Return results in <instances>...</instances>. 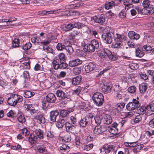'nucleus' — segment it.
Masks as SVG:
<instances>
[{
	"label": "nucleus",
	"instance_id": "f257e3e1",
	"mask_svg": "<svg viewBox=\"0 0 154 154\" xmlns=\"http://www.w3.org/2000/svg\"><path fill=\"white\" fill-rule=\"evenodd\" d=\"M92 99L94 103L98 106H102L104 101L103 94L99 92H97L93 94Z\"/></svg>",
	"mask_w": 154,
	"mask_h": 154
},
{
	"label": "nucleus",
	"instance_id": "f03ea898",
	"mask_svg": "<svg viewBox=\"0 0 154 154\" xmlns=\"http://www.w3.org/2000/svg\"><path fill=\"white\" fill-rule=\"evenodd\" d=\"M56 100V98L55 95L53 93H49L46 96V101H45L43 103V105L46 108L48 105V103H54Z\"/></svg>",
	"mask_w": 154,
	"mask_h": 154
},
{
	"label": "nucleus",
	"instance_id": "7ed1b4c3",
	"mask_svg": "<svg viewBox=\"0 0 154 154\" xmlns=\"http://www.w3.org/2000/svg\"><path fill=\"white\" fill-rule=\"evenodd\" d=\"M114 33L113 32L104 33L102 35V38L106 43L110 44L112 42V37H114Z\"/></svg>",
	"mask_w": 154,
	"mask_h": 154
},
{
	"label": "nucleus",
	"instance_id": "20e7f679",
	"mask_svg": "<svg viewBox=\"0 0 154 154\" xmlns=\"http://www.w3.org/2000/svg\"><path fill=\"white\" fill-rule=\"evenodd\" d=\"M113 151V146L112 145L105 144L100 149V152L102 154L109 153Z\"/></svg>",
	"mask_w": 154,
	"mask_h": 154
},
{
	"label": "nucleus",
	"instance_id": "39448f33",
	"mask_svg": "<svg viewBox=\"0 0 154 154\" xmlns=\"http://www.w3.org/2000/svg\"><path fill=\"white\" fill-rule=\"evenodd\" d=\"M91 20H94V22L96 23L102 25L105 22V18L103 15H101L100 16L98 17L96 16L91 17Z\"/></svg>",
	"mask_w": 154,
	"mask_h": 154
},
{
	"label": "nucleus",
	"instance_id": "423d86ee",
	"mask_svg": "<svg viewBox=\"0 0 154 154\" xmlns=\"http://www.w3.org/2000/svg\"><path fill=\"white\" fill-rule=\"evenodd\" d=\"M56 94L58 97L63 100L69 99L70 97V96L67 93H66L62 90H57Z\"/></svg>",
	"mask_w": 154,
	"mask_h": 154
},
{
	"label": "nucleus",
	"instance_id": "0eeeda50",
	"mask_svg": "<svg viewBox=\"0 0 154 154\" xmlns=\"http://www.w3.org/2000/svg\"><path fill=\"white\" fill-rule=\"evenodd\" d=\"M112 85L110 83L103 84L101 87L102 91L104 94L110 93L111 91Z\"/></svg>",
	"mask_w": 154,
	"mask_h": 154
},
{
	"label": "nucleus",
	"instance_id": "6e6552de",
	"mask_svg": "<svg viewBox=\"0 0 154 154\" xmlns=\"http://www.w3.org/2000/svg\"><path fill=\"white\" fill-rule=\"evenodd\" d=\"M125 106L124 103H117L115 106L116 114L117 115H120L123 111V109Z\"/></svg>",
	"mask_w": 154,
	"mask_h": 154
},
{
	"label": "nucleus",
	"instance_id": "1a4fd4ad",
	"mask_svg": "<svg viewBox=\"0 0 154 154\" xmlns=\"http://www.w3.org/2000/svg\"><path fill=\"white\" fill-rule=\"evenodd\" d=\"M32 104H25L24 105L26 112L27 113L30 112L31 115L33 114L36 112L34 108L32 107Z\"/></svg>",
	"mask_w": 154,
	"mask_h": 154
},
{
	"label": "nucleus",
	"instance_id": "9d476101",
	"mask_svg": "<svg viewBox=\"0 0 154 154\" xmlns=\"http://www.w3.org/2000/svg\"><path fill=\"white\" fill-rule=\"evenodd\" d=\"M146 115H150L154 111V104L152 103L145 107Z\"/></svg>",
	"mask_w": 154,
	"mask_h": 154
},
{
	"label": "nucleus",
	"instance_id": "9b49d317",
	"mask_svg": "<svg viewBox=\"0 0 154 154\" xmlns=\"http://www.w3.org/2000/svg\"><path fill=\"white\" fill-rule=\"evenodd\" d=\"M83 138L82 135H77L75 137V144L77 148L79 149V147L83 144L82 143V140Z\"/></svg>",
	"mask_w": 154,
	"mask_h": 154
},
{
	"label": "nucleus",
	"instance_id": "f8f14e48",
	"mask_svg": "<svg viewBox=\"0 0 154 154\" xmlns=\"http://www.w3.org/2000/svg\"><path fill=\"white\" fill-rule=\"evenodd\" d=\"M114 37L115 41L121 42L126 40V37L124 35L120 34L118 33H114Z\"/></svg>",
	"mask_w": 154,
	"mask_h": 154
},
{
	"label": "nucleus",
	"instance_id": "ddd939ff",
	"mask_svg": "<svg viewBox=\"0 0 154 154\" xmlns=\"http://www.w3.org/2000/svg\"><path fill=\"white\" fill-rule=\"evenodd\" d=\"M95 66L96 65L94 63H90L85 66V71L86 72L89 73L93 71Z\"/></svg>",
	"mask_w": 154,
	"mask_h": 154
},
{
	"label": "nucleus",
	"instance_id": "4468645a",
	"mask_svg": "<svg viewBox=\"0 0 154 154\" xmlns=\"http://www.w3.org/2000/svg\"><path fill=\"white\" fill-rule=\"evenodd\" d=\"M82 60L79 59H77L75 60L69 61V65L71 67H73L78 65L81 64L82 63Z\"/></svg>",
	"mask_w": 154,
	"mask_h": 154
},
{
	"label": "nucleus",
	"instance_id": "2eb2a0df",
	"mask_svg": "<svg viewBox=\"0 0 154 154\" xmlns=\"http://www.w3.org/2000/svg\"><path fill=\"white\" fill-rule=\"evenodd\" d=\"M74 28V25L73 24L69 23L65 25H63L61 27V29L65 31H68L72 30Z\"/></svg>",
	"mask_w": 154,
	"mask_h": 154
},
{
	"label": "nucleus",
	"instance_id": "dca6fc26",
	"mask_svg": "<svg viewBox=\"0 0 154 154\" xmlns=\"http://www.w3.org/2000/svg\"><path fill=\"white\" fill-rule=\"evenodd\" d=\"M59 112L57 110L51 111L50 112V120L52 122H55L56 118L59 115Z\"/></svg>",
	"mask_w": 154,
	"mask_h": 154
},
{
	"label": "nucleus",
	"instance_id": "f3484780",
	"mask_svg": "<svg viewBox=\"0 0 154 154\" xmlns=\"http://www.w3.org/2000/svg\"><path fill=\"white\" fill-rule=\"evenodd\" d=\"M128 36L131 39L137 40L140 37V35L133 31H130L128 33Z\"/></svg>",
	"mask_w": 154,
	"mask_h": 154
},
{
	"label": "nucleus",
	"instance_id": "a211bd4d",
	"mask_svg": "<svg viewBox=\"0 0 154 154\" xmlns=\"http://www.w3.org/2000/svg\"><path fill=\"white\" fill-rule=\"evenodd\" d=\"M82 79V77L80 75L73 78L72 80V84L75 85H79L81 82Z\"/></svg>",
	"mask_w": 154,
	"mask_h": 154
},
{
	"label": "nucleus",
	"instance_id": "6ab92c4d",
	"mask_svg": "<svg viewBox=\"0 0 154 154\" xmlns=\"http://www.w3.org/2000/svg\"><path fill=\"white\" fill-rule=\"evenodd\" d=\"M112 122V118L111 116L109 115H106L103 118V122L106 125L110 124Z\"/></svg>",
	"mask_w": 154,
	"mask_h": 154
},
{
	"label": "nucleus",
	"instance_id": "aec40b11",
	"mask_svg": "<svg viewBox=\"0 0 154 154\" xmlns=\"http://www.w3.org/2000/svg\"><path fill=\"white\" fill-rule=\"evenodd\" d=\"M104 128L102 127L96 126L93 130V132L94 134L99 135L104 132Z\"/></svg>",
	"mask_w": 154,
	"mask_h": 154
},
{
	"label": "nucleus",
	"instance_id": "412c9836",
	"mask_svg": "<svg viewBox=\"0 0 154 154\" xmlns=\"http://www.w3.org/2000/svg\"><path fill=\"white\" fill-rule=\"evenodd\" d=\"M22 41L21 39L18 38H14L12 41V47L13 48H17L19 46Z\"/></svg>",
	"mask_w": 154,
	"mask_h": 154
},
{
	"label": "nucleus",
	"instance_id": "4be33fe9",
	"mask_svg": "<svg viewBox=\"0 0 154 154\" xmlns=\"http://www.w3.org/2000/svg\"><path fill=\"white\" fill-rule=\"evenodd\" d=\"M93 147V145L91 144H88L86 145L84 143L79 147V149L81 150H86L87 151L89 150L92 149Z\"/></svg>",
	"mask_w": 154,
	"mask_h": 154
},
{
	"label": "nucleus",
	"instance_id": "5701e85b",
	"mask_svg": "<svg viewBox=\"0 0 154 154\" xmlns=\"http://www.w3.org/2000/svg\"><path fill=\"white\" fill-rule=\"evenodd\" d=\"M89 118L88 116H86L83 118L79 122L80 125L83 127H85L88 122Z\"/></svg>",
	"mask_w": 154,
	"mask_h": 154
},
{
	"label": "nucleus",
	"instance_id": "b1692460",
	"mask_svg": "<svg viewBox=\"0 0 154 154\" xmlns=\"http://www.w3.org/2000/svg\"><path fill=\"white\" fill-rule=\"evenodd\" d=\"M14 97V94L12 95L8 100V103L11 106H15L16 105V102H15Z\"/></svg>",
	"mask_w": 154,
	"mask_h": 154
},
{
	"label": "nucleus",
	"instance_id": "393cba45",
	"mask_svg": "<svg viewBox=\"0 0 154 154\" xmlns=\"http://www.w3.org/2000/svg\"><path fill=\"white\" fill-rule=\"evenodd\" d=\"M59 149L61 152H66L69 151V147L67 145L63 144L60 146Z\"/></svg>",
	"mask_w": 154,
	"mask_h": 154
},
{
	"label": "nucleus",
	"instance_id": "a878e982",
	"mask_svg": "<svg viewBox=\"0 0 154 154\" xmlns=\"http://www.w3.org/2000/svg\"><path fill=\"white\" fill-rule=\"evenodd\" d=\"M37 137L36 135H29V141L31 144H35L37 141Z\"/></svg>",
	"mask_w": 154,
	"mask_h": 154
},
{
	"label": "nucleus",
	"instance_id": "bb28decb",
	"mask_svg": "<svg viewBox=\"0 0 154 154\" xmlns=\"http://www.w3.org/2000/svg\"><path fill=\"white\" fill-rule=\"evenodd\" d=\"M114 90L115 92V94L116 98L119 100L122 99L123 96L124 95L123 92L120 91H116L115 89H114Z\"/></svg>",
	"mask_w": 154,
	"mask_h": 154
},
{
	"label": "nucleus",
	"instance_id": "cd10ccee",
	"mask_svg": "<svg viewBox=\"0 0 154 154\" xmlns=\"http://www.w3.org/2000/svg\"><path fill=\"white\" fill-rule=\"evenodd\" d=\"M85 47V49H87V51L91 53L94 52L96 49L90 43V44H87Z\"/></svg>",
	"mask_w": 154,
	"mask_h": 154
},
{
	"label": "nucleus",
	"instance_id": "c85d7f7f",
	"mask_svg": "<svg viewBox=\"0 0 154 154\" xmlns=\"http://www.w3.org/2000/svg\"><path fill=\"white\" fill-rule=\"evenodd\" d=\"M52 65L54 69L57 70L59 69V60L58 59L54 60L52 62Z\"/></svg>",
	"mask_w": 154,
	"mask_h": 154
},
{
	"label": "nucleus",
	"instance_id": "c756f323",
	"mask_svg": "<svg viewBox=\"0 0 154 154\" xmlns=\"http://www.w3.org/2000/svg\"><path fill=\"white\" fill-rule=\"evenodd\" d=\"M147 89L146 85L144 83H142L139 86V89L140 92L142 94H144Z\"/></svg>",
	"mask_w": 154,
	"mask_h": 154
},
{
	"label": "nucleus",
	"instance_id": "7c9ffc66",
	"mask_svg": "<svg viewBox=\"0 0 154 154\" xmlns=\"http://www.w3.org/2000/svg\"><path fill=\"white\" fill-rule=\"evenodd\" d=\"M95 122L97 125H100L103 122V118L102 116H97L94 117Z\"/></svg>",
	"mask_w": 154,
	"mask_h": 154
},
{
	"label": "nucleus",
	"instance_id": "2f4dec72",
	"mask_svg": "<svg viewBox=\"0 0 154 154\" xmlns=\"http://www.w3.org/2000/svg\"><path fill=\"white\" fill-rule=\"evenodd\" d=\"M134 146L135 147L133 149V151L134 153H137L143 148V145L142 144L138 145H137Z\"/></svg>",
	"mask_w": 154,
	"mask_h": 154
},
{
	"label": "nucleus",
	"instance_id": "473e14b6",
	"mask_svg": "<svg viewBox=\"0 0 154 154\" xmlns=\"http://www.w3.org/2000/svg\"><path fill=\"white\" fill-rule=\"evenodd\" d=\"M37 122L38 123L44 124L45 123V121L44 117L42 115H39L37 116Z\"/></svg>",
	"mask_w": 154,
	"mask_h": 154
},
{
	"label": "nucleus",
	"instance_id": "72a5a7b5",
	"mask_svg": "<svg viewBox=\"0 0 154 154\" xmlns=\"http://www.w3.org/2000/svg\"><path fill=\"white\" fill-rule=\"evenodd\" d=\"M131 103H132L135 109L138 108L140 106V104L139 103V101L135 99H133Z\"/></svg>",
	"mask_w": 154,
	"mask_h": 154
},
{
	"label": "nucleus",
	"instance_id": "f704fd0d",
	"mask_svg": "<svg viewBox=\"0 0 154 154\" xmlns=\"http://www.w3.org/2000/svg\"><path fill=\"white\" fill-rule=\"evenodd\" d=\"M122 43L121 42L115 41L112 45V47L114 48H119L122 46Z\"/></svg>",
	"mask_w": 154,
	"mask_h": 154
},
{
	"label": "nucleus",
	"instance_id": "c9c22d12",
	"mask_svg": "<svg viewBox=\"0 0 154 154\" xmlns=\"http://www.w3.org/2000/svg\"><path fill=\"white\" fill-rule=\"evenodd\" d=\"M35 93L33 92H31L29 91H26L24 93L23 95L26 98H29L33 96Z\"/></svg>",
	"mask_w": 154,
	"mask_h": 154
},
{
	"label": "nucleus",
	"instance_id": "e433bc0d",
	"mask_svg": "<svg viewBox=\"0 0 154 154\" xmlns=\"http://www.w3.org/2000/svg\"><path fill=\"white\" fill-rule=\"evenodd\" d=\"M79 33V32L77 31L76 29H74V31L71 32L69 35V38L71 39L75 38L76 35H77Z\"/></svg>",
	"mask_w": 154,
	"mask_h": 154
},
{
	"label": "nucleus",
	"instance_id": "4c0bfd02",
	"mask_svg": "<svg viewBox=\"0 0 154 154\" xmlns=\"http://www.w3.org/2000/svg\"><path fill=\"white\" fill-rule=\"evenodd\" d=\"M66 123L64 119L59 120L56 124V126L58 128H61L63 127Z\"/></svg>",
	"mask_w": 154,
	"mask_h": 154
},
{
	"label": "nucleus",
	"instance_id": "58836bf2",
	"mask_svg": "<svg viewBox=\"0 0 154 154\" xmlns=\"http://www.w3.org/2000/svg\"><path fill=\"white\" fill-rule=\"evenodd\" d=\"M137 141H134L130 142H125L124 143V144L126 146L128 147H134L136 145H137Z\"/></svg>",
	"mask_w": 154,
	"mask_h": 154
},
{
	"label": "nucleus",
	"instance_id": "ea45409f",
	"mask_svg": "<svg viewBox=\"0 0 154 154\" xmlns=\"http://www.w3.org/2000/svg\"><path fill=\"white\" fill-rule=\"evenodd\" d=\"M125 122V120H122L121 121L119 122L118 124L115 122L112 124V126L115 129L117 128V127L118 126H119L121 127H122L123 125Z\"/></svg>",
	"mask_w": 154,
	"mask_h": 154
},
{
	"label": "nucleus",
	"instance_id": "a19ab883",
	"mask_svg": "<svg viewBox=\"0 0 154 154\" xmlns=\"http://www.w3.org/2000/svg\"><path fill=\"white\" fill-rule=\"evenodd\" d=\"M114 2L113 1L106 2L105 5V8L106 9H111L114 6Z\"/></svg>",
	"mask_w": 154,
	"mask_h": 154
},
{
	"label": "nucleus",
	"instance_id": "79ce46f5",
	"mask_svg": "<svg viewBox=\"0 0 154 154\" xmlns=\"http://www.w3.org/2000/svg\"><path fill=\"white\" fill-rule=\"evenodd\" d=\"M150 2H152L154 4V0H151L150 1L149 0H144L143 2V5L144 8H148L150 4Z\"/></svg>",
	"mask_w": 154,
	"mask_h": 154
},
{
	"label": "nucleus",
	"instance_id": "37998d69",
	"mask_svg": "<svg viewBox=\"0 0 154 154\" xmlns=\"http://www.w3.org/2000/svg\"><path fill=\"white\" fill-rule=\"evenodd\" d=\"M72 110H62L60 112L61 116L63 117H66L68 115Z\"/></svg>",
	"mask_w": 154,
	"mask_h": 154
},
{
	"label": "nucleus",
	"instance_id": "c03bdc74",
	"mask_svg": "<svg viewBox=\"0 0 154 154\" xmlns=\"http://www.w3.org/2000/svg\"><path fill=\"white\" fill-rule=\"evenodd\" d=\"M14 99L15 102H16V104H17V103L21 102L23 100V97L20 95L14 94Z\"/></svg>",
	"mask_w": 154,
	"mask_h": 154
},
{
	"label": "nucleus",
	"instance_id": "a18cd8bd",
	"mask_svg": "<svg viewBox=\"0 0 154 154\" xmlns=\"http://www.w3.org/2000/svg\"><path fill=\"white\" fill-rule=\"evenodd\" d=\"M90 43L96 49H97L99 47V45L98 41L95 39L92 40Z\"/></svg>",
	"mask_w": 154,
	"mask_h": 154
},
{
	"label": "nucleus",
	"instance_id": "49530a36",
	"mask_svg": "<svg viewBox=\"0 0 154 154\" xmlns=\"http://www.w3.org/2000/svg\"><path fill=\"white\" fill-rule=\"evenodd\" d=\"M135 53L136 56L140 57H142L144 54V53L139 48L136 50Z\"/></svg>",
	"mask_w": 154,
	"mask_h": 154
},
{
	"label": "nucleus",
	"instance_id": "de8ad7c7",
	"mask_svg": "<svg viewBox=\"0 0 154 154\" xmlns=\"http://www.w3.org/2000/svg\"><path fill=\"white\" fill-rule=\"evenodd\" d=\"M58 59L60 62H65L66 60V56L65 54L63 53H60L59 54Z\"/></svg>",
	"mask_w": 154,
	"mask_h": 154
},
{
	"label": "nucleus",
	"instance_id": "09e8293b",
	"mask_svg": "<svg viewBox=\"0 0 154 154\" xmlns=\"http://www.w3.org/2000/svg\"><path fill=\"white\" fill-rule=\"evenodd\" d=\"M146 11H147L145 13V15H151L154 13V8L153 7H148L147 9L146 10Z\"/></svg>",
	"mask_w": 154,
	"mask_h": 154
},
{
	"label": "nucleus",
	"instance_id": "8fccbe9b",
	"mask_svg": "<svg viewBox=\"0 0 154 154\" xmlns=\"http://www.w3.org/2000/svg\"><path fill=\"white\" fill-rule=\"evenodd\" d=\"M37 150L40 153H43L46 151V147L42 145H38L37 147Z\"/></svg>",
	"mask_w": 154,
	"mask_h": 154
},
{
	"label": "nucleus",
	"instance_id": "3c124183",
	"mask_svg": "<svg viewBox=\"0 0 154 154\" xmlns=\"http://www.w3.org/2000/svg\"><path fill=\"white\" fill-rule=\"evenodd\" d=\"M71 137L70 135H65L62 137V140L65 142H69L70 141Z\"/></svg>",
	"mask_w": 154,
	"mask_h": 154
},
{
	"label": "nucleus",
	"instance_id": "603ef678",
	"mask_svg": "<svg viewBox=\"0 0 154 154\" xmlns=\"http://www.w3.org/2000/svg\"><path fill=\"white\" fill-rule=\"evenodd\" d=\"M17 120L19 122L22 123H24L26 121L24 116L23 114H20L18 116Z\"/></svg>",
	"mask_w": 154,
	"mask_h": 154
},
{
	"label": "nucleus",
	"instance_id": "864d4df0",
	"mask_svg": "<svg viewBox=\"0 0 154 154\" xmlns=\"http://www.w3.org/2000/svg\"><path fill=\"white\" fill-rule=\"evenodd\" d=\"M82 88L80 86H79L76 89L74 90L72 92L73 94L79 95L81 92Z\"/></svg>",
	"mask_w": 154,
	"mask_h": 154
},
{
	"label": "nucleus",
	"instance_id": "5fc2aeb1",
	"mask_svg": "<svg viewBox=\"0 0 154 154\" xmlns=\"http://www.w3.org/2000/svg\"><path fill=\"white\" fill-rule=\"evenodd\" d=\"M36 37V42L37 43H41V44L42 45H46L49 44L50 42L48 40L45 41H42L41 40L40 38L38 37Z\"/></svg>",
	"mask_w": 154,
	"mask_h": 154
},
{
	"label": "nucleus",
	"instance_id": "6e6d98bb",
	"mask_svg": "<svg viewBox=\"0 0 154 154\" xmlns=\"http://www.w3.org/2000/svg\"><path fill=\"white\" fill-rule=\"evenodd\" d=\"M142 50L144 51H151V52H152V50L151 46L149 45H145L143 46L142 48Z\"/></svg>",
	"mask_w": 154,
	"mask_h": 154
},
{
	"label": "nucleus",
	"instance_id": "4d7b16f0",
	"mask_svg": "<svg viewBox=\"0 0 154 154\" xmlns=\"http://www.w3.org/2000/svg\"><path fill=\"white\" fill-rule=\"evenodd\" d=\"M134 107L132 103L131 102L127 104L126 106V108L128 110H135V108H134Z\"/></svg>",
	"mask_w": 154,
	"mask_h": 154
},
{
	"label": "nucleus",
	"instance_id": "13d9d810",
	"mask_svg": "<svg viewBox=\"0 0 154 154\" xmlns=\"http://www.w3.org/2000/svg\"><path fill=\"white\" fill-rule=\"evenodd\" d=\"M23 67L24 69H29L30 67V63L29 62H24L22 63L21 66L20 67Z\"/></svg>",
	"mask_w": 154,
	"mask_h": 154
},
{
	"label": "nucleus",
	"instance_id": "bf43d9fd",
	"mask_svg": "<svg viewBox=\"0 0 154 154\" xmlns=\"http://www.w3.org/2000/svg\"><path fill=\"white\" fill-rule=\"evenodd\" d=\"M60 63L59 69H64L66 68L68 66V65L64 62H60Z\"/></svg>",
	"mask_w": 154,
	"mask_h": 154
},
{
	"label": "nucleus",
	"instance_id": "052dcab7",
	"mask_svg": "<svg viewBox=\"0 0 154 154\" xmlns=\"http://www.w3.org/2000/svg\"><path fill=\"white\" fill-rule=\"evenodd\" d=\"M74 24V27L77 28L78 29H81L85 26V25L83 23L79 22L75 23Z\"/></svg>",
	"mask_w": 154,
	"mask_h": 154
},
{
	"label": "nucleus",
	"instance_id": "680f3d73",
	"mask_svg": "<svg viewBox=\"0 0 154 154\" xmlns=\"http://www.w3.org/2000/svg\"><path fill=\"white\" fill-rule=\"evenodd\" d=\"M82 70V68L81 67H76L73 69V72L75 75L79 74Z\"/></svg>",
	"mask_w": 154,
	"mask_h": 154
},
{
	"label": "nucleus",
	"instance_id": "e2e57ef3",
	"mask_svg": "<svg viewBox=\"0 0 154 154\" xmlns=\"http://www.w3.org/2000/svg\"><path fill=\"white\" fill-rule=\"evenodd\" d=\"M31 46V43L30 42H28L23 46V48L25 50H27L30 49Z\"/></svg>",
	"mask_w": 154,
	"mask_h": 154
},
{
	"label": "nucleus",
	"instance_id": "0e129e2a",
	"mask_svg": "<svg viewBox=\"0 0 154 154\" xmlns=\"http://www.w3.org/2000/svg\"><path fill=\"white\" fill-rule=\"evenodd\" d=\"M84 5V4L82 2H80L74 4H72L69 5L71 8H78L81 7Z\"/></svg>",
	"mask_w": 154,
	"mask_h": 154
},
{
	"label": "nucleus",
	"instance_id": "69168bd1",
	"mask_svg": "<svg viewBox=\"0 0 154 154\" xmlns=\"http://www.w3.org/2000/svg\"><path fill=\"white\" fill-rule=\"evenodd\" d=\"M145 107H140L139 109H137V112L139 114L143 115L144 114H146Z\"/></svg>",
	"mask_w": 154,
	"mask_h": 154
},
{
	"label": "nucleus",
	"instance_id": "338daca9",
	"mask_svg": "<svg viewBox=\"0 0 154 154\" xmlns=\"http://www.w3.org/2000/svg\"><path fill=\"white\" fill-rule=\"evenodd\" d=\"M57 49L58 50H62L65 49V46L62 43H59L57 44Z\"/></svg>",
	"mask_w": 154,
	"mask_h": 154
},
{
	"label": "nucleus",
	"instance_id": "774afa93",
	"mask_svg": "<svg viewBox=\"0 0 154 154\" xmlns=\"http://www.w3.org/2000/svg\"><path fill=\"white\" fill-rule=\"evenodd\" d=\"M118 57L116 54H112L109 57V59L111 60L115 61L118 59Z\"/></svg>",
	"mask_w": 154,
	"mask_h": 154
}]
</instances>
